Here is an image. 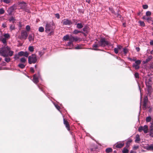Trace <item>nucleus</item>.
Returning a JSON list of instances; mask_svg holds the SVG:
<instances>
[{
    "label": "nucleus",
    "mask_w": 153,
    "mask_h": 153,
    "mask_svg": "<svg viewBox=\"0 0 153 153\" xmlns=\"http://www.w3.org/2000/svg\"><path fill=\"white\" fill-rule=\"evenodd\" d=\"M0 49V54L3 57L11 56L14 53V52L10 51V48L7 45V44H4Z\"/></svg>",
    "instance_id": "f257e3e1"
},
{
    "label": "nucleus",
    "mask_w": 153,
    "mask_h": 153,
    "mask_svg": "<svg viewBox=\"0 0 153 153\" xmlns=\"http://www.w3.org/2000/svg\"><path fill=\"white\" fill-rule=\"evenodd\" d=\"M55 28V24L53 22H47L45 27V32L48 33V36H51L53 34Z\"/></svg>",
    "instance_id": "f03ea898"
},
{
    "label": "nucleus",
    "mask_w": 153,
    "mask_h": 153,
    "mask_svg": "<svg viewBox=\"0 0 153 153\" xmlns=\"http://www.w3.org/2000/svg\"><path fill=\"white\" fill-rule=\"evenodd\" d=\"M28 63L30 64H34L37 61L36 56L35 54H32L28 57Z\"/></svg>",
    "instance_id": "7ed1b4c3"
},
{
    "label": "nucleus",
    "mask_w": 153,
    "mask_h": 153,
    "mask_svg": "<svg viewBox=\"0 0 153 153\" xmlns=\"http://www.w3.org/2000/svg\"><path fill=\"white\" fill-rule=\"evenodd\" d=\"M4 38L1 37L0 40L4 44H7V40L10 37V35L9 33H5L3 35Z\"/></svg>",
    "instance_id": "20e7f679"
},
{
    "label": "nucleus",
    "mask_w": 153,
    "mask_h": 153,
    "mask_svg": "<svg viewBox=\"0 0 153 153\" xmlns=\"http://www.w3.org/2000/svg\"><path fill=\"white\" fill-rule=\"evenodd\" d=\"M98 43H100V45L102 47H104L109 44L108 42L106 41L105 38H101L98 41Z\"/></svg>",
    "instance_id": "39448f33"
},
{
    "label": "nucleus",
    "mask_w": 153,
    "mask_h": 153,
    "mask_svg": "<svg viewBox=\"0 0 153 153\" xmlns=\"http://www.w3.org/2000/svg\"><path fill=\"white\" fill-rule=\"evenodd\" d=\"M148 126L145 125L143 126H140L138 129V131L140 132H141L142 131H143L146 134L148 132Z\"/></svg>",
    "instance_id": "423d86ee"
},
{
    "label": "nucleus",
    "mask_w": 153,
    "mask_h": 153,
    "mask_svg": "<svg viewBox=\"0 0 153 153\" xmlns=\"http://www.w3.org/2000/svg\"><path fill=\"white\" fill-rule=\"evenodd\" d=\"M16 6L14 4L8 8L7 11L9 15H10L12 14V13L16 9Z\"/></svg>",
    "instance_id": "0eeeda50"
},
{
    "label": "nucleus",
    "mask_w": 153,
    "mask_h": 153,
    "mask_svg": "<svg viewBox=\"0 0 153 153\" xmlns=\"http://www.w3.org/2000/svg\"><path fill=\"white\" fill-rule=\"evenodd\" d=\"M28 36V33L25 30H22L21 33L20 39H26Z\"/></svg>",
    "instance_id": "6e6552de"
},
{
    "label": "nucleus",
    "mask_w": 153,
    "mask_h": 153,
    "mask_svg": "<svg viewBox=\"0 0 153 153\" xmlns=\"http://www.w3.org/2000/svg\"><path fill=\"white\" fill-rule=\"evenodd\" d=\"M148 102V99L147 97H145L144 99L143 104V108L144 110L146 109L147 108H149V107L147 105Z\"/></svg>",
    "instance_id": "1a4fd4ad"
},
{
    "label": "nucleus",
    "mask_w": 153,
    "mask_h": 153,
    "mask_svg": "<svg viewBox=\"0 0 153 153\" xmlns=\"http://www.w3.org/2000/svg\"><path fill=\"white\" fill-rule=\"evenodd\" d=\"M18 5L20 7V9L24 10L27 6V4L24 1H21L19 2Z\"/></svg>",
    "instance_id": "9d476101"
},
{
    "label": "nucleus",
    "mask_w": 153,
    "mask_h": 153,
    "mask_svg": "<svg viewBox=\"0 0 153 153\" xmlns=\"http://www.w3.org/2000/svg\"><path fill=\"white\" fill-rule=\"evenodd\" d=\"M72 24L71 21L68 19H65L63 21V24L65 25H71Z\"/></svg>",
    "instance_id": "9b49d317"
},
{
    "label": "nucleus",
    "mask_w": 153,
    "mask_h": 153,
    "mask_svg": "<svg viewBox=\"0 0 153 153\" xmlns=\"http://www.w3.org/2000/svg\"><path fill=\"white\" fill-rule=\"evenodd\" d=\"M100 46H101L100 45V43H98H98L97 42H95L94 44L92 45L93 50L96 51L98 50L97 48Z\"/></svg>",
    "instance_id": "f8f14e48"
},
{
    "label": "nucleus",
    "mask_w": 153,
    "mask_h": 153,
    "mask_svg": "<svg viewBox=\"0 0 153 153\" xmlns=\"http://www.w3.org/2000/svg\"><path fill=\"white\" fill-rule=\"evenodd\" d=\"M63 123L65 125L68 131L70 130V125L68 122L67 120L65 119H63Z\"/></svg>",
    "instance_id": "ddd939ff"
},
{
    "label": "nucleus",
    "mask_w": 153,
    "mask_h": 153,
    "mask_svg": "<svg viewBox=\"0 0 153 153\" xmlns=\"http://www.w3.org/2000/svg\"><path fill=\"white\" fill-rule=\"evenodd\" d=\"M143 148L146 149L148 151H153V144H151L150 146H144Z\"/></svg>",
    "instance_id": "4468645a"
},
{
    "label": "nucleus",
    "mask_w": 153,
    "mask_h": 153,
    "mask_svg": "<svg viewBox=\"0 0 153 153\" xmlns=\"http://www.w3.org/2000/svg\"><path fill=\"white\" fill-rule=\"evenodd\" d=\"M109 9L110 11L113 14L117 15V17L118 18H121V16L120 14H119V13H117V14L115 13L114 10L113 8L109 7Z\"/></svg>",
    "instance_id": "2eb2a0df"
},
{
    "label": "nucleus",
    "mask_w": 153,
    "mask_h": 153,
    "mask_svg": "<svg viewBox=\"0 0 153 153\" xmlns=\"http://www.w3.org/2000/svg\"><path fill=\"white\" fill-rule=\"evenodd\" d=\"M124 146V143H117L116 144L115 147L117 148H122Z\"/></svg>",
    "instance_id": "dca6fc26"
},
{
    "label": "nucleus",
    "mask_w": 153,
    "mask_h": 153,
    "mask_svg": "<svg viewBox=\"0 0 153 153\" xmlns=\"http://www.w3.org/2000/svg\"><path fill=\"white\" fill-rule=\"evenodd\" d=\"M33 81L36 84H37L39 82L38 78L36 76V74H34L33 75Z\"/></svg>",
    "instance_id": "f3484780"
},
{
    "label": "nucleus",
    "mask_w": 153,
    "mask_h": 153,
    "mask_svg": "<svg viewBox=\"0 0 153 153\" xmlns=\"http://www.w3.org/2000/svg\"><path fill=\"white\" fill-rule=\"evenodd\" d=\"M152 56H149L145 61H143V63L144 64L147 63L148 62H149L152 59Z\"/></svg>",
    "instance_id": "a211bd4d"
},
{
    "label": "nucleus",
    "mask_w": 153,
    "mask_h": 153,
    "mask_svg": "<svg viewBox=\"0 0 153 153\" xmlns=\"http://www.w3.org/2000/svg\"><path fill=\"white\" fill-rule=\"evenodd\" d=\"M152 82V78H150L149 79H146L145 81V83L147 86V85L148 84L149 85H151V83Z\"/></svg>",
    "instance_id": "6ab92c4d"
},
{
    "label": "nucleus",
    "mask_w": 153,
    "mask_h": 153,
    "mask_svg": "<svg viewBox=\"0 0 153 153\" xmlns=\"http://www.w3.org/2000/svg\"><path fill=\"white\" fill-rule=\"evenodd\" d=\"M75 25H76V27L77 28L79 29L82 28L83 27V25L81 23H77L76 22V23L75 24Z\"/></svg>",
    "instance_id": "aec40b11"
},
{
    "label": "nucleus",
    "mask_w": 153,
    "mask_h": 153,
    "mask_svg": "<svg viewBox=\"0 0 153 153\" xmlns=\"http://www.w3.org/2000/svg\"><path fill=\"white\" fill-rule=\"evenodd\" d=\"M150 133L149 135L152 137H153V125H152L150 128Z\"/></svg>",
    "instance_id": "412c9836"
},
{
    "label": "nucleus",
    "mask_w": 153,
    "mask_h": 153,
    "mask_svg": "<svg viewBox=\"0 0 153 153\" xmlns=\"http://www.w3.org/2000/svg\"><path fill=\"white\" fill-rule=\"evenodd\" d=\"M146 86L147 87L149 93L151 94L152 91V88L151 85H147Z\"/></svg>",
    "instance_id": "4be33fe9"
},
{
    "label": "nucleus",
    "mask_w": 153,
    "mask_h": 153,
    "mask_svg": "<svg viewBox=\"0 0 153 153\" xmlns=\"http://www.w3.org/2000/svg\"><path fill=\"white\" fill-rule=\"evenodd\" d=\"M140 138L139 135L137 134L136 135L135 142L136 143H138L140 141Z\"/></svg>",
    "instance_id": "5701e85b"
},
{
    "label": "nucleus",
    "mask_w": 153,
    "mask_h": 153,
    "mask_svg": "<svg viewBox=\"0 0 153 153\" xmlns=\"http://www.w3.org/2000/svg\"><path fill=\"white\" fill-rule=\"evenodd\" d=\"M113 149L111 148H108L106 149L105 152L106 153H109L112 152Z\"/></svg>",
    "instance_id": "b1692460"
},
{
    "label": "nucleus",
    "mask_w": 153,
    "mask_h": 153,
    "mask_svg": "<svg viewBox=\"0 0 153 153\" xmlns=\"http://www.w3.org/2000/svg\"><path fill=\"white\" fill-rule=\"evenodd\" d=\"M82 33V30L79 31L75 29V30L73 32V33L74 34H76L78 33Z\"/></svg>",
    "instance_id": "393cba45"
},
{
    "label": "nucleus",
    "mask_w": 153,
    "mask_h": 153,
    "mask_svg": "<svg viewBox=\"0 0 153 153\" xmlns=\"http://www.w3.org/2000/svg\"><path fill=\"white\" fill-rule=\"evenodd\" d=\"M1 2H3L5 3L8 4L10 3L11 2V0H0Z\"/></svg>",
    "instance_id": "a878e982"
},
{
    "label": "nucleus",
    "mask_w": 153,
    "mask_h": 153,
    "mask_svg": "<svg viewBox=\"0 0 153 153\" xmlns=\"http://www.w3.org/2000/svg\"><path fill=\"white\" fill-rule=\"evenodd\" d=\"M4 60L7 62H9L11 61V59L9 56L5 57Z\"/></svg>",
    "instance_id": "bb28decb"
},
{
    "label": "nucleus",
    "mask_w": 153,
    "mask_h": 153,
    "mask_svg": "<svg viewBox=\"0 0 153 153\" xmlns=\"http://www.w3.org/2000/svg\"><path fill=\"white\" fill-rule=\"evenodd\" d=\"M28 39L29 40V41L30 42L33 41L34 38L33 36L31 35H30L29 36Z\"/></svg>",
    "instance_id": "cd10ccee"
},
{
    "label": "nucleus",
    "mask_w": 153,
    "mask_h": 153,
    "mask_svg": "<svg viewBox=\"0 0 153 153\" xmlns=\"http://www.w3.org/2000/svg\"><path fill=\"white\" fill-rule=\"evenodd\" d=\"M132 140L131 139L129 138L127 140L126 144L130 145V144L132 142Z\"/></svg>",
    "instance_id": "c85d7f7f"
},
{
    "label": "nucleus",
    "mask_w": 153,
    "mask_h": 153,
    "mask_svg": "<svg viewBox=\"0 0 153 153\" xmlns=\"http://www.w3.org/2000/svg\"><path fill=\"white\" fill-rule=\"evenodd\" d=\"M132 66L134 67L135 69H138L140 68V66L139 65H136L135 64H133Z\"/></svg>",
    "instance_id": "c756f323"
},
{
    "label": "nucleus",
    "mask_w": 153,
    "mask_h": 153,
    "mask_svg": "<svg viewBox=\"0 0 153 153\" xmlns=\"http://www.w3.org/2000/svg\"><path fill=\"white\" fill-rule=\"evenodd\" d=\"M69 36L68 35H66L64 36L63 37V39L64 40L67 41L69 40Z\"/></svg>",
    "instance_id": "7c9ffc66"
},
{
    "label": "nucleus",
    "mask_w": 153,
    "mask_h": 153,
    "mask_svg": "<svg viewBox=\"0 0 153 153\" xmlns=\"http://www.w3.org/2000/svg\"><path fill=\"white\" fill-rule=\"evenodd\" d=\"M25 65H24L23 64L20 63L18 65V66L22 69H23L25 68Z\"/></svg>",
    "instance_id": "2f4dec72"
},
{
    "label": "nucleus",
    "mask_w": 153,
    "mask_h": 153,
    "mask_svg": "<svg viewBox=\"0 0 153 153\" xmlns=\"http://www.w3.org/2000/svg\"><path fill=\"white\" fill-rule=\"evenodd\" d=\"M88 28V27L87 26H85L82 29L83 31L85 32L86 33H88V31L87 30V29Z\"/></svg>",
    "instance_id": "473e14b6"
},
{
    "label": "nucleus",
    "mask_w": 153,
    "mask_h": 153,
    "mask_svg": "<svg viewBox=\"0 0 153 153\" xmlns=\"http://www.w3.org/2000/svg\"><path fill=\"white\" fill-rule=\"evenodd\" d=\"M128 150L126 149V148H124L122 151L123 153H128Z\"/></svg>",
    "instance_id": "72a5a7b5"
},
{
    "label": "nucleus",
    "mask_w": 153,
    "mask_h": 153,
    "mask_svg": "<svg viewBox=\"0 0 153 153\" xmlns=\"http://www.w3.org/2000/svg\"><path fill=\"white\" fill-rule=\"evenodd\" d=\"M74 37L72 36V35H71V36H69V41L73 42H74Z\"/></svg>",
    "instance_id": "f704fd0d"
},
{
    "label": "nucleus",
    "mask_w": 153,
    "mask_h": 153,
    "mask_svg": "<svg viewBox=\"0 0 153 153\" xmlns=\"http://www.w3.org/2000/svg\"><path fill=\"white\" fill-rule=\"evenodd\" d=\"M39 31L41 32H43L44 31V27H39Z\"/></svg>",
    "instance_id": "c9c22d12"
},
{
    "label": "nucleus",
    "mask_w": 153,
    "mask_h": 153,
    "mask_svg": "<svg viewBox=\"0 0 153 153\" xmlns=\"http://www.w3.org/2000/svg\"><path fill=\"white\" fill-rule=\"evenodd\" d=\"M28 50L30 52H33L34 51V48L33 46H30L28 47Z\"/></svg>",
    "instance_id": "e433bc0d"
},
{
    "label": "nucleus",
    "mask_w": 153,
    "mask_h": 153,
    "mask_svg": "<svg viewBox=\"0 0 153 153\" xmlns=\"http://www.w3.org/2000/svg\"><path fill=\"white\" fill-rule=\"evenodd\" d=\"M128 51V49L126 48H123V52H124V54L126 55Z\"/></svg>",
    "instance_id": "4c0bfd02"
},
{
    "label": "nucleus",
    "mask_w": 153,
    "mask_h": 153,
    "mask_svg": "<svg viewBox=\"0 0 153 153\" xmlns=\"http://www.w3.org/2000/svg\"><path fill=\"white\" fill-rule=\"evenodd\" d=\"M20 60V62L23 63H24L26 61V59L24 57L21 58Z\"/></svg>",
    "instance_id": "58836bf2"
},
{
    "label": "nucleus",
    "mask_w": 153,
    "mask_h": 153,
    "mask_svg": "<svg viewBox=\"0 0 153 153\" xmlns=\"http://www.w3.org/2000/svg\"><path fill=\"white\" fill-rule=\"evenodd\" d=\"M139 23L140 24V25L142 26H145V24L143 22L139 21Z\"/></svg>",
    "instance_id": "ea45409f"
},
{
    "label": "nucleus",
    "mask_w": 153,
    "mask_h": 153,
    "mask_svg": "<svg viewBox=\"0 0 153 153\" xmlns=\"http://www.w3.org/2000/svg\"><path fill=\"white\" fill-rule=\"evenodd\" d=\"M5 13V11L3 8L0 9V14H3Z\"/></svg>",
    "instance_id": "a19ab883"
},
{
    "label": "nucleus",
    "mask_w": 153,
    "mask_h": 153,
    "mask_svg": "<svg viewBox=\"0 0 153 153\" xmlns=\"http://www.w3.org/2000/svg\"><path fill=\"white\" fill-rule=\"evenodd\" d=\"M78 41H81L80 39L77 37H74V41L77 42Z\"/></svg>",
    "instance_id": "79ce46f5"
},
{
    "label": "nucleus",
    "mask_w": 153,
    "mask_h": 153,
    "mask_svg": "<svg viewBox=\"0 0 153 153\" xmlns=\"http://www.w3.org/2000/svg\"><path fill=\"white\" fill-rule=\"evenodd\" d=\"M151 118L150 117H147L146 118V121L147 122H149L151 121Z\"/></svg>",
    "instance_id": "37998d69"
},
{
    "label": "nucleus",
    "mask_w": 153,
    "mask_h": 153,
    "mask_svg": "<svg viewBox=\"0 0 153 153\" xmlns=\"http://www.w3.org/2000/svg\"><path fill=\"white\" fill-rule=\"evenodd\" d=\"M141 62V61L140 60H136L135 62V64L138 65H139Z\"/></svg>",
    "instance_id": "c03bdc74"
},
{
    "label": "nucleus",
    "mask_w": 153,
    "mask_h": 153,
    "mask_svg": "<svg viewBox=\"0 0 153 153\" xmlns=\"http://www.w3.org/2000/svg\"><path fill=\"white\" fill-rule=\"evenodd\" d=\"M24 10L28 13L30 12L29 9L27 7V6L25 7V9L23 10Z\"/></svg>",
    "instance_id": "a18cd8bd"
},
{
    "label": "nucleus",
    "mask_w": 153,
    "mask_h": 153,
    "mask_svg": "<svg viewBox=\"0 0 153 153\" xmlns=\"http://www.w3.org/2000/svg\"><path fill=\"white\" fill-rule=\"evenodd\" d=\"M24 54V52L22 51H20L18 53V55L20 56H23Z\"/></svg>",
    "instance_id": "49530a36"
},
{
    "label": "nucleus",
    "mask_w": 153,
    "mask_h": 153,
    "mask_svg": "<svg viewBox=\"0 0 153 153\" xmlns=\"http://www.w3.org/2000/svg\"><path fill=\"white\" fill-rule=\"evenodd\" d=\"M134 76L136 78H139V74L137 72H136L134 74Z\"/></svg>",
    "instance_id": "de8ad7c7"
},
{
    "label": "nucleus",
    "mask_w": 153,
    "mask_h": 153,
    "mask_svg": "<svg viewBox=\"0 0 153 153\" xmlns=\"http://www.w3.org/2000/svg\"><path fill=\"white\" fill-rule=\"evenodd\" d=\"M25 28L26 30L28 31L30 30V27L29 25H27Z\"/></svg>",
    "instance_id": "09e8293b"
},
{
    "label": "nucleus",
    "mask_w": 153,
    "mask_h": 153,
    "mask_svg": "<svg viewBox=\"0 0 153 153\" xmlns=\"http://www.w3.org/2000/svg\"><path fill=\"white\" fill-rule=\"evenodd\" d=\"M29 55V53L27 52H24L23 56L27 57Z\"/></svg>",
    "instance_id": "8fccbe9b"
},
{
    "label": "nucleus",
    "mask_w": 153,
    "mask_h": 153,
    "mask_svg": "<svg viewBox=\"0 0 153 153\" xmlns=\"http://www.w3.org/2000/svg\"><path fill=\"white\" fill-rule=\"evenodd\" d=\"M151 13L150 11H147L146 13V15L147 16H150L151 15Z\"/></svg>",
    "instance_id": "3c124183"
},
{
    "label": "nucleus",
    "mask_w": 153,
    "mask_h": 153,
    "mask_svg": "<svg viewBox=\"0 0 153 153\" xmlns=\"http://www.w3.org/2000/svg\"><path fill=\"white\" fill-rule=\"evenodd\" d=\"M148 7V6L147 5V4H144L143 5V9H147Z\"/></svg>",
    "instance_id": "603ef678"
},
{
    "label": "nucleus",
    "mask_w": 153,
    "mask_h": 153,
    "mask_svg": "<svg viewBox=\"0 0 153 153\" xmlns=\"http://www.w3.org/2000/svg\"><path fill=\"white\" fill-rule=\"evenodd\" d=\"M10 29L11 30H13L15 29V27L14 25H11L10 26Z\"/></svg>",
    "instance_id": "864d4df0"
},
{
    "label": "nucleus",
    "mask_w": 153,
    "mask_h": 153,
    "mask_svg": "<svg viewBox=\"0 0 153 153\" xmlns=\"http://www.w3.org/2000/svg\"><path fill=\"white\" fill-rule=\"evenodd\" d=\"M30 71L32 73H34L35 72V71L33 68L32 67L30 68Z\"/></svg>",
    "instance_id": "5fc2aeb1"
},
{
    "label": "nucleus",
    "mask_w": 153,
    "mask_h": 153,
    "mask_svg": "<svg viewBox=\"0 0 153 153\" xmlns=\"http://www.w3.org/2000/svg\"><path fill=\"white\" fill-rule=\"evenodd\" d=\"M114 51L116 53V54L117 53H118V48H115L114 49Z\"/></svg>",
    "instance_id": "6e6d98bb"
},
{
    "label": "nucleus",
    "mask_w": 153,
    "mask_h": 153,
    "mask_svg": "<svg viewBox=\"0 0 153 153\" xmlns=\"http://www.w3.org/2000/svg\"><path fill=\"white\" fill-rule=\"evenodd\" d=\"M55 17L58 19H59L60 18L59 15V13H56L55 14Z\"/></svg>",
    "instance_id": "4d7b16f0"
},
{
    "label": "nucleus",
    "mask_w": 153,
    "mask_h": 153,
    "mask_svg": "<svg viewBox=\"0 0 153 153\" xmlns=\"http://www.w3.org/2000/svg\"><path fill=\"white\" fill-rule=\"evenodd\" d=\"M80 46L78 45L76 47L74 48L76 49H79L81 48Z\"/></svg>",
    "instance_id": "13d9d810"
},
{
    "label": "nucleus",
    "mask_w": 153,
    "mask_h": 153,
    "mask_svg": "<svg viewBox=\"0 0 153 153\" xmlns=\"http://www.w3.org/2000/svg\"><path fill=\"white\" fill-rule=\"evenodd\" d=\"M139 148V146H134L133 147V149L134 150L138 149Z\"/></svg>",
    "instance_id": "bf43d9fd"
},
{
    "label": "nucleus",
    "mask_w": 153,
    "mask_h": 153,
    "mask_svg": "<svg viewBox=\"0 0 153 153\" xmlns=\"http://www.w3.org/2000/svg\"><path fill=\"white\" fill-rule=\"evenodd\" d=\"M2 26L3 28L6 27H7L6 24L5 23L2 24Z\"/></svg>",
    "instance_id": "052dcab7"
},
{
    "label": "nucleus",
    "mask_w": 153,
    "mask_h": 153,
    "mask_svg": "<svg viewBox=\"0 0 153 153\" xmlns=\"http://www.w3.org/2000/svg\"><path fill=\"white\" fill-rule=\"evenodd\" d=\"M118 49L120 50L122 48V46L120 45H118L117 46Z\"/></svg>",
    "instance_id": "680f3d73"
},
{
    "label": "nucleus",
    "mask_w": 153,
    "mask_h": 153,
    "mask_svg": "<svg viewBox=\"0 0 153 153\" xmlns=\"http://www.w3.org/2000/svg\"><path fill=\"white\" fill-rule=\"evenodd\" d=\"M9 21H14L15 20V19L13 17H11L9 19Z\"/></svg>",
    "instance_id": "e2e57ef3"
},
{
    "label": "nucleus",
    "mask_w": 153,
    "mask_h": 153,
    "mask_svg": "<svg viewBox=\"0 0 153 153\" xmlns=\"http://www.w3.org/2000/svg\"><path fill=\"white\" fill-rule=\"evenodd\" d=\"M73 44V42L69 41V42L68 43V45L69 46H71V45Z\"/></svg>",
    "instance_id": "0e129e2a"
},
{
    "label": "nucleus",
    "mask_w": 153,
    "mask_h": 153,
    "mask_svg": "<svg viewBox=\"0 0 153 153\" xmlns=\"http://www.w3.org/2000/svg\"><path fill=\"white\" fill-rule=\"evenodd\" d=\"M14 58L15 59H17L19 58V57L17 55H15L14 56Z\"/></svg>",
    "instance_id": "69168bd1"
},
{
    "label": "nucleus",
    "mask_w": 153,
    "mask_h": 153,
    "mask_svg": "<svg viewBox=\"0 0 153 153\" xmlns=\"http://www.w3.org/2000/svg\"><path fill=\"white\" fill-rule=\"evenodd\" d=\"M55 106L56 108L58 110H59L60 108V107L58 105H56Z\"/></svg>",
    "instance_id": "338daca9"
},
{
    "label": "nucleus",
    "mask_w": 153,
    "mask_h": 153,
    "mask_svg": "<svg viewBox=\"0 0 153 153\" xmlns=\"http://www.w3.org/2000/svg\"><path fill=\"white\" fill-rule=\"evenodd\" d=\"M150 44L151 45L153 46V40L150 42Z\"/></svg>",
    "instance_id": "774afa93"
}]
</instances>
